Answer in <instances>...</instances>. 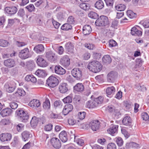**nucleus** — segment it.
I'll list each match as a JSON object with an SVG mask.
<instances>
[{
    "label": "nucleus",
    "instance_id": "19",
    "mask_svg": "<svg viewBox=\"0 0 149 149\" xmlns=\"http://www.w3.org/2000/svg\"><path fill=\"white\" fill-rule=\"evenodd\" d=\"M12 113V111L11 109L7 108L1 110L0 113L2 116L4 117L11 115Z\"/></svg>",
    "mask_w": 149,
    "mask_h": 149
},
{
    "label": "nucleus",
    "instance_id": "16",
    "mask_svg": "<svg viewBox=\"0 0 149 149\" xmlns=\"http://www.w3.org/2000/svg\"><path fill=\"white\" fill-rule=\"evenodd\" d=\"M73 108V105L71 104L65 105L62 111L63 114L64 115H67L70 112L72 111Z\"/></svg>",
    "mask_w": 149,
    "mask_h": 149
},
{
    "label": "nucleus",
    "instance_id": "31",
    "mask_svg": "<svg viewBox=\"0 0 149 149\" xmlns=\"http://www.w3.org/2000/svg\"><path fill=\"white\" fill-rule=\"evenodd\" d=\"M36 74L39 77H44L47 74L45 70L40 69L38 70L35 72Z\"/></svg>",
    "mask_w": 149,
    "mask_h": 149
},
{
    "label": "nucleus",
    "instance_id": "46",
    "mask_svg": "<svg viewBox=\"0 0 149 149\" xmlns=\"http://www.w3.org/2000/svg\"><path fill=\"white\" fill-rule=\"evenodd\" d=\"M24 125L22 123H19L16 126L17 131L19 132H22L24 129Z\"/></svg>",
    "mask_w": 149,
    "mask_h": 149
},
{
    "label": "nucleus",
    "instance_id": "4",
    "mask_svg": "<svg viewBox=\"0 0 149 149\" xmlns=\"http://www.w3.org/2000/svg\"><path fill=\"white\" fill-rule=\"evenodd\" d=\"M115 30V28L111 26L109 24L104 27L103 31L107 36L109 37H112L114 35Z\"/></svg>",
    "mask_w": 149,
    "mask_h": 149
},
{
    "label": "nucleus",
    "instance_id": "23",
    "mask_svg": "<svg viewBox=\"0 0 149 149\" xmlns=\"http://www.w3.org/2000/svg\"><path fill=\"white\" fill-rule=\"evenodd\" d=\"M59 137L61 140L63 142L65 143L68 140L67 133L65 131H62L59 134Z\"/></svg>",
    "mask_w": 149,
    "mask_h": 149
},
{
    "label": "nucleus",
    "instance_id": "38",
    "mask_svg": "<svg viewBox=\"0 0 149 149\" xmlns=\"http://www.w3.org/2000/svg\"><path fill=\"white\" fill-rule=\"evenodd\" d=\"M82 77L81 71L79 68H76L75 73V78L77 80L81 79Z\"/></svg>",
    "mask_w": 149,
    "mask_h": 149
},
{
    "label": "nucleus",
    "instance_id": "28",
    "mask_svg": "<svg viewBox=\"0 0 149 149\" xmlns=\"http://www.w3.org/2000/svg\"><path fill=\"white\" fill-rule=\"evenodd\" d=\"M91 28L90 25H85L83 27V33L85 35H88L91 33Z\"/></svg>",
    "mask_w": 149,
    "mask_h": 149
},
{
    "label": "nucleus",
    "instance_id": "34",
    "mask_svg": "<svg viewBox=\"0 0 149 149\" xmlns=\"http://www.w3.org/2000/svg\"><path fill=\"white\" fill-rule=\"evenodd\" d=\"M71 75H69L66 78V80L71 83H73L74 81V68H73L71 71Z\"/></svg>",
    "mask_w": 149,
    "mask_h": 149
},
{
    "label": "nucleus",
    "instance_id": "33",
    "mask_svg": "<svg viewBox=\"0 0 149 149\" xmlns=\"http://www.w3.org/2000/svg\"><path fill=\"white\" fill-rule=\"evenodd\" d=\"M43 108L46 110H48L50 108V104L49 100L47 98L46 99L45 102L42 104Z\"/></svg>",
    "mask_w": 149,
    "mask_h": 149
},
{
    "label": "nucleus",
    "instance_id": "39",
    "mask_svg": "<svg viewBox=\"0 0 149 149\" xmlns=\"http://www.w3.org/2000/svg\"><path fill=\"white\" fill-rule=\"evenodd\" d=\"M25 94V91L22 88H18L17 91L15 93V96L17 97L24 95Z\"/></svg>",
    "mask_w": 149,
    "mask_h": 149
},
{
    "label": "nucleus",
    "instance_id": "5",
    "mask_svg": "<svg viewBox=\"0 0 149 149\" xmlns=\"http://www.w3.org/2000/svg\"><path fill=\"white\" fill-rule=\"evenodd\" d=\"M18 55L19 57L23 59H26L31 56L28 48H25L21 50L19 53Z\"/></svg>",
    "mask_w": 149,
    "mask_h": 149
},
{
    "label": "nucleus",
    "instance_id": "9",
    "mask_svg": "<svg viewBox=\"0 0 149 149\" xmlns=\"http://www.w3.org/2000/svg\"><path fill=\"white\" fill-rule=\"evenodd\" d=\"M52 146L56 148H59L61 146V144L59 140L57 138L53 137L51 140Z\"/></svg>",
    "mask_w": 149,
    "mask_h": 149
},
{
    "label": "nucleus",
    "instance_id": "59",
    "mask_svg": "<svg viewBox=\"0 0 149 149\" xmlns=\"http://www.w3.org/2000/svg\"><path fill=\"white\" fill-rule=\"evenodd\" d=\"M141 117L143 120L146 121L149 119V116L148 114L146 112L143 113H141Z\"/></svg>",
    "mask_w": 149,
    "mask_h": 149
},
{
    "label": "nucleus",
    "instance_id": "43",
    "mask_svg": "<svg viewBox=\"0 0 149 149\" xmlns=\"http://www.w3.org/2000/svg\"><path fill=\"white\" fill-rule=\"evenodd\" d=\"M126 8L125 5L122 4H118L115 6V8L118 11H123L125 10Z\"/></svg>",
    "mask_w": 149,
    "mask_h": 149
},
{
    "label": "nucleus",
    "instance_id": "6",
    "mask_svg": "<svg viewBox=\"0 0 149 149\" xmlns=\"http://www.w3.org/2000/svg\"><path fill=\"white\" fill-rule=\"evenodd\" d=\"M89 126L93 131H97L100 127V123L97 120H94L90 122Z\"/></svg>",
    "mask_w": 149,
    "mask_h": 149
},
{
    "label": "nucleus",
    "instance_id": "55",
    "mask_svg": "<svg viewBox=\"0 0 149 149\" xmlns=\"http://www.w3.org/2000/svg\"><path fill=\"white\" fill-rule=\"evenodd\" d=\"M47 84L49 87L53 88L57 86L58 83L47 81Z\"/></svg>",
    "mask_w": 149,
    "mask_h": 149
},
{
    "label": "nucleus",
    "instance_id": "45",
    "mask_svg": "<svg viewBox=\"0 0 149 149\" xmlns=\"http://www.w3.org/2000/svg\"><path fill=\"white\" fill-rule=\"evenodd\" d=\"M88 16L92 19H99L98 15L96 13L93 11L90 12L88 14Z\"/></svg>",
    "mask_w": 149,
    "mask_h": 149
},
{
    "label": "nucleus",
    "instance_id": "53",
    "mask_svg": "<svg viewBox=\"0 0 149 149\" xmlns=\"http://www.w3.org/2000/svg\"><path fill=\"white\" fill-rule=\"evenodd\" d=\"M80 8L84 10H88L90 8L89 5L85 3H82L80 5Z\"/></svg>",
    "mask_w": 149,
    "mask_h": 149
},
{
    "label": "nucleus",
    "instance_id": "64",
    "mask_svg": "<svg viewBox=\"0 0 149 149\" xmlns=\"http://www.w3.org/2000/svg\"><path fill=\"white\" fill-rule=\"evenodd\" d=\"M26 8L28 9V10L30 12L34 11L35 8L34 6L32 4H31L27 6L26 7Z\"/></svg>",
    "mask_w": 149,
    "mask_h": 149
},
{
    "label": "nucleus",
    "instance_id": "14",
    "mask_svg": "<svg viewBox=\"0 0 149 149\" xmlns=\"http://www.w3.org/2000/svg\"><path fill=\"white\" fill-rule=\"evenodd\" d=\"M109 24L108 19H97L95 22V24L97 26H103L104 27L106 25Z\"/></svg>",
    "mask_w": 149,
    "mask_h": 149
},
{
    "label": "nucleus",
    "instance_id": "26",
    "mask_svg": "<svg viewBox=\"0 0 149 149\" xmlns=\"http://www.w3.org/2000/svg\"><path fill=\"white\" fill-rule=\"evenodd\" d=\"M107 109L109 112L116 113V114H119L120 113L119 110L118 109H116L115 107L112 105L107 106Z\"/></svg>",
    "mask_w": 149,
    "mask_h": 149
},
{
    "label": "nucleus",
    "instance_id": "20",
    "mask_svg": "<svg viewBox=\"0 0 149 149\" xmlns=\"http://www.w3.org/2000/svg\"><path fill=\"white\" fill-rule=\"evenodd\" d=\"M65 47L66 49L70 53H73L74 49L73 43L70 42H67L65 44Z\"/></svg>",
    "mask_w": 149,
    "mask_h": 149
},
{
    "label": "nucleus",
    "instance_id": "17",
    "mask_svg": "<svg viewBox=\"0 0 149 149\" xmlns=\"http://www.w3.org/2000/svg\"><path fill=\"white\" fill-rule=\"evenodd\" d=\"M5 10L6 13L10 15H14L17 11V8L14 6L7 7L5 8Z\"/></svg>",
    "mask_w": 149,
    "mask_h": 149
},
{
    "label": "nucleus",
    "instance_id": "22",
    "mask_svg": "<svg viewBox=\"0 0 149 149\" xmlns=\"http://www.w3.org/2000/svg\"><path fill=\"white\" fill-rule=\"evenodd\" d=\"M115 91V88L113 86L108 87L106 91L107 96L110 97H111L112 95L114 93Z\"/></svg>",
    "mask_w": 149,
    "mask_h": 149
},
{
    "label": "nucleus",
    "instance_id": "44",
    "mask_svg": "<svg viewBox=\"0 0 149 149\" xmlns=\"http://www.w3.org/2000/svg\"><path fill=\"white\" fill-rule=\"evenodd\" d=\"M127 14L128 16L130 18L136 17V14L134 13L131 10H127Z\"/></svg>",
    "mask_w": 149,
    "mask_h": 149
},
{
    "label": "nucleus",
    "instance_id": "3",
    "mask_svg": "<svg viewBox=\"0 0 149 149\" xmlns=\"http://www.w3.org/2000/svg\"><path fill=\"white\" fill-rule=\"evenodd\" d=\"M16 86V83L13 81L8 82L4 86V89L7 92L11 93L15 90Z\"/></svg>",
    "mask_w": 149,
    "mask_h": 149
},
{
    "label": "nucleus",
    "instance_id": "15",
    "mask_svg": "<svg viewBox=\"0 0 149 149\" xmlns=\"http://www.w3.org/2000/svg\"><path fill=\"white\" fill-rule=\"evenodd\" d=\"M37 63L40 67H45L47 65L46 61L40 56H39L37 59Z\"/></svg>",
    "mask_w": 149,
    "mask_h": 149
},
{
    "label": "nucleus",
    "instance_id": "58",
    "mask_svg": "<svg viewBox=\"0 0 149 149\" xmlns=\"http://www.w3.org/2000/svg\"><path fill=\"white\" fill-rule=\"evenodd\" d=\"M53 127V125L51 124H49L46 125L45 127V130L47 131H51Z\"/></svg>",
    "mask_w": 149,
    "mask_h": 149
},
{
    "label": "nucleus",
    "instance_id": "52",
    "mask_svg": "<svg viewBox=\"0 0 149 149\" xmlns=\"http://www.w3.org/2000/svg\"><path fill=\"white\" fill-rule=\"evenodd\" d=\"M35 67V64L33 62H29L27 65V67L29 70H31Z\"/></svg>",
    "mask_w": 149,
    "mask_h": 149
},
{
    "label": "nucleus",
    "instance_id": "10",
    "mask_svg": "<svg viewBox=\"0 0 149 149\" xmlns=\"http://www.w3.org/2000/svg\"><path fill=\"white\" fill-rule=\"evenodd\" d=\"M12 138V135L10 133H2L0 135V140L3 142L10 141Z\"/></svg>",
    "mask_w": 149,
    "mask_h": 149
},
{
    "label": "nucleus",
    "instance_id": "30",
    "mask_svg": "<svg viewBox=\"0 0 149 149\" xmlns=\"http://www.w3.org/2000/svg\"><path fill=\"white\" fill-rule=\"evenodd\" d=\"M44 47L42 44H39L35 47L34 50L37 53H40L44 50Z\"/></svg>",
    "mask_w": 149,
    "mask_h": 149
},
{
    "label": "nucleus",
    "instance_id": "54",
    "mask_svg": "<svg viewBox=\"0 0 149 149\" xmlns=\"http://www.w3.org/2000/svg\"><path fill=\"white\" fill-rule=\"evenodd\" d=\"M8 42L6 40H0V46L3 47H6L8 45Z\"/></svg>",
    "mask_w": 149,
    "mask_h": 149
},
{
    "label": "nucleus",
    "instance_id": "18",
    "mask_svg": "<svg viewBox=\"0 0 149 149\" xmlns=\"http://www.w3.org/2000/svg\"><path fill=\"white\" fill-rule=\"evenodd\" d=\"M118 127V125H112L107 130V132L109 134L113 135L117 133Z\"/></svg>",
    "mask_w": 149,
    "mask_h": 149
},
{
    "label": "nucleus",
    "instance_id": "13",
    "mask_svg": "<svg viewBox=\"0 0 149 149\" xmlns=\"http://www.w3.org/2000/svg\"><path fill=\"white\" fill-rule=\"evenodd\" d=\"M58 88L59 91L61 93H64L68 91V86L66 83H61L60 84Z\"/></svg>",
    "mask_w": 149,
    "mask_h": 149
},
{
    "label": "nucleus",
    "instance_id": "7",
    "mask_svg": "<svg viewBox=\"0 0 149 149\" xmlns=\"http://www.w3.org/2000/svg\"><path fill=\"white\" fill-rule=\"evenodd\" d=\"M60 64L64 67H68L70 64V59L68 56L65 55L60 60Z\"/></svg>",
    "mask_w": 149,
    "mask_h": 149
},
{
    "label": "nucleus",
    "instance_id": "8",
    "mask_svg": "<svg viewBox=\"0 0 149 149\" xmlns=\"http://www.w3.org/2000/svg\"><path fill=\"white\" fill-rule=\"evenodd\" d=\"M3 63L4 65L9 68L13 67L16 65L15 60L12 58H9L5 60L4 61Z\"/></svg>",
    "mask_w": 149,
    "mask_h": 149
},
{
    "label": "nucleus",
    "instance_id": "35",
    "mask_svg": "<svg viewBox=\"0 0 149 149\" xmlns=\"http://www.w3.org/2000/svg\"><path fill=\"white\" fill-rule=\"evenodd\" d=\"M103 62L104 64H108L111 62V59L109 55H107L104 56L102 58Z\"/></svg>",
    "mask_w": 149,
    "mask_h": 149
},
{
    "label": "nucleus",
    "instance_id": "11",
    "mask_svg": "<svg viewBox=\"0 0 149 149\" xmlns=\"http://www.w3.org/2000/svg\"><path fill=\"white\" fill-rule=\"evenodd\" d=\"M32 136L31 133L27 131H24L22 132L21 134L22 139L24 141H26L30 139Z\"/></svg>",
    "mask_w": 149,
    "mask_h": 149
},
{
    "label": "nucleus",
    "instance_id": "63",
    "mask_svg": "<svg viewBox=\"0 0 149 149\" xmlns=\"http://www.w3.org/2000/svg\"><path fill=\"white\" fill-rule=\"evenodd\" d=\"M17 14L18 16L22 17L24 15V10L23 9H20L19 10Z\"/></svg>",
    "mask_w": 149,
    "mask_h": 149
},
{
    "label": "nucleus",
    "instance_id": "27",
    "mask_svg": "<svg viewBox=\"0 0 149 149\" xmlns=\"http://www.w3.org/2000/svg\"><path fill=\"white\" fill-rule=\"evenodd\" d=\"M116 73L113 72H111L107 75V80L108 81L111 82L114 80L116 76Z\"/></svg>",
    "mask_w": 149,
    "mask_h": 149
},
{
    "label": "nucleus",
    "instance_id": "50",
    "mask_svg": "<svg viewBox=\"0 0 149 149\" xmlns=\"http://www.w3.org/2000/svg\"><path fill=\"white\" fill-rule=\"evenodd\" d=\"M10 123V120L8 119H3L0 122V125H7Z\"/></svg>",
    "mask_w": 149,
    "mask_h": 149
},
{
    "label": "nucleus",
    "instance_id": "40",
    "mask_svg": "<svg viewBox=\"0 0 149 149\" xmlns=\"http://www.w3.org/2000/svg\"><path fill=\"white\" fill-rule=\"evenodd\" d=\"M84 89L83 85L81 83H78L75 85V90L80 92L83 91Z\"/></svg>",
    "mask_w": 149,
    "mask_h": 149
},
{
    "label": "nucleus",
    "instance_id": "1",
    "mask_svg": "<svg viewBox=\"0 0 149 149\" xmlns=\"http://www.w3.org/2000/svg\"><path fill=\"white\" fill-rule=\"evenodd\" d=\"M102 65L97 61H93L90 62L87 66L88 68L90 70L95 73L99 72L102 69Z\"/></svg>",
    "mask_w": 149,
    "mask_h": 149
},
{
    "label": "nucleus",
    "instance_id": "41",
    "mask_svg": "<svg viewBox=\"0 0 149 149\" xmlns=\"http://www.w3.org/2000/svg\"><path fill=\"white\" fill-rule=\"evenodd\" d=\"M62 100L64 103H71L72 101V95L70 94L64 98Z\"/></svg>",
    "mask_w": 149,
    "mask_h": 149
},
{
    "label": "nucleus",
    "instance_id": "60",
    "mask_svg": "<svg viewBox=\"0 0 149 149\" xmlns=\"http://www.w3.org/2000/svg\"><path fill=\"white\" fill-rule=\"evenodd\" d=\"M121 132L126 138H127L129 136L130 134L125 129L123 128L122 129H121Z\"/></svg>",
    "mask_w": 149,
    "mask_h": 149
},
{
    "label": "nucleus",
    "instance_id": "2",
    "mask_svg": "<svg viewBox=\"0 0 149 149\" xmlns=\"http://www.w3.org/2000/svg\"><path fill=\"white\" fill-rule=\"evenodd\" d=\"M16 113L21 118V121L26 122L29 118V114L26 111H25L21 109H18L16 111Z\"/></svg>",
    "mask_w": 149,
    "mask_h": 149
},
{
    "label": "nucleus",
    "instance_id": "29",
    "mask_svg": "<svg viewBox=\"0 0 149 149\" xmlns=\"http://www.w3.org/2000/svg\"><path fill=\"white\" fill-rule=\"evenodd\" d=\"M132 120L130 117L129 116H126L122 120L123 125L126 126H130L131 124Z\"/></svg>",
    "mask_w": 149,
    "mask_h": 149
},
{
    "label": "nucleus",
    "instance_id": "21",
    "mask_svg": "<svg viewBox=\"0 0 149 149\" xmlns=\"http://www.w3.org/2000/svg\"><path fill=\"white\" fill-rule=\"evenodd\" d=\"M97 99L91 100H90L86 103V105L87 107L90 108H93L97 107L99 104V102H97Z\"/></svg>",
    "mask_w": 149,
    "mask_h": 149
},
{
    "label": "nucleus",
    "instance_id": "57",
    "mask_svg": "<svg viewBox=\"0 0 149 149\" xmlns=\"http://www.w3.org/2000/svg\"><path fill=\"white\" fill-rule=\"evenodd\" d=\"M10 107L13 109H16L17 107V104L15 102H11L9 103Z\"/></svg>",
    "mask_w": 149,
    "mask_h": 149
},
{
    "label": "nucleus",
    "instance_id": "24",
    "mask_svg": "<svg viewBox=\"0 0 149 149\" xmlns=\"http://www.w3.org/2000/svg\"><path fill=\"white\" fill-rule=\"evenodd\" d=\"M131 33L133 36H141L142 32L141 31L138 30L136 27H134L131 29Z\"/></svg>",
    "mask_w": 149,
    "mask_h": 149
},
{
    "label": "nucleus",
    "instance_id": "56",
    "mask_svg": "<svg viewBox=\"0 0 149 149\" xmlns=\"http://www.w3.org/2000/svg\"><path fill=\"white\" fill-rule=\"evenodd\" d=\"M107 149H116V145L114 143H110L107 145Z\"/></svg>",
    "mask_w": 149,
    "mask_h": 149
},
{
    "label": "nucleus",
    "instance_id": "42",
    "mask_svg": "<svg viewBox=\"0 0 149 149\" xmlns=\"http://www.w3.org/2000/svg\"><path fill=\"white\" fill-rule=\"evenodd\" d=\"M38 121V118L35 116H33L30 122V124L31 126H36Z\"/></svg>",
    "mask_w": 149,
    "mask_h": 149
},
{
    "label": "nucleus",
    "instance_id": "36",
    "mask_svg": "<svg viewBox=\"0 0 149 149\" xmlns=\"http://www.w3.org/2000/svg\"><path fill=\"white\" fill-rule=\"evenodd\" d=\"M139 145L136 143L130 142L127 143L126 144L125 147L126 148H137L139 147Z\"/></svg>",
    "mask_w": 149,
    "mask_h": 149
},
{
    "label": "nucleus",
    "instance_id": "25",
    "mask_svg": "<svg viewBox=\"0 0 149 149\" xmlns=\"http://www.w3.org/2000/svg\"><path fill=\"white\" fill-rule=\"evenodd\" d=\"M54 70L55 72L59 74H63L65 73V70L59 65H56Z\"/></svg>",
    "mask_w": 149,
    "mask_h": 149
},
{
    "label": "nucleus",
    "instance_id": "62",
    "mask_svg": "<svg viewBox=\"0 0 149 149\" xmlns=\"http://www.w3.org/2000/svg\"><path fill=\"white\" fill-rule=\"evenodd\" d=\"M84 46L90 50L93 49L95 47L94 45L92 44L85 43L84 44Z\"/></svg>",
    "mask_w": 149,
    "mask_h": 149
},
{
    "label": "nucleus",
    "instance_id": "49",
    "mask_svg": "<svg viewBox=\"0 0 149 149\" xmlns=\"http://www.w3.org/2000/svg\"><path fill=\"white\" fill-rule=\"evenodd\" d=\"M86 112H80L78 114V119L82 120L85 118Z\"/></svg>",
    "mask_w": 149,
    "mask_h": 149
},
{
    "label": "nucleus",
    "instance_id": "48",
    "mask_svg": "<svg viewBox=\"0 0 149 149\" xmlns=\"http://www.w3.org/2000/svg\"><path fill=\"white\" fill-rule=\"evenodd\" d=\"M47 81L58 83V81L57 78L53 76L49 77L47 80Z\"/></svg>",
    "mask_w": 149,
    "mask_h": 149
},
{
    "label": "nucleus",
    "instance_id": "32",
    "mask_svg": "<svg viewBox=\"0 0 149 149\" xmlns=\"http://www.w3.org/2000/svg\"><path fill=\"white\" fill-rule=\"evenodd\" d=\"M29 104L31 107H38L40 105V103L38 100L33 99L29 103Z\"/></svg>",
    "mask_w": 149,
    "mask_h": 149
},
{
    "label": "nucleus",
    "instance_id": "51",
    "mask_svg": "<svg viewBox=\"0 0 149 149\" xmlns=\"http://www.w3.org/2000/svg\"><path fill=\"white\" fill-rule=\"evenodd\" d=\"M116 141L118 146H120L123 145V141L122 138L120 137L116 138Z\"/></svg>",
    "mask_w": 149,
    "mask_h": 149
},
{
    "label": "nucleus",
    "instance_id": "61",
    "mask_svg": "<svg viewBox=\"0 0 149 149\" xmlns=\"http://www.w3.org/2000/svg\"><path fill=\"white\" fill-rule=\"evenodd\" d=\"M109 46L110 47H113L116 46L117 45L116 42L113 40H110L109 42Z\"/></svg>",
    "mask_w": 149,
    "mask_h": 149
},
{
    "label": "nucleus",
    "instance_id": "12",
    "mask_svg": "<svg viewBox=\"0 0 149 149\" xmlns=\"http://www.w3.org/2000/svg\"><path fill=\"white\" fill-rule=\"evenodd\" d=\"M46 57L47 60L51 62L55 63L56 61V57L55 54L52 52H47Z\"/></svg>",
    "mask_w": 149,
    "mask_h": 149
},
{
    "label": "nucleus",
    "instance_id": "47",
    "mask_svg": "<svg viewBox=\"0 0 149 149\" xmlns=\"http://www.w3.org/2000/svg\"><path fill=\"white\" fill-rule=\"evenodd\" d=\"M72 28V26L68 24H65L61 26V29L64 31H68Z\"/></svg>",
    "mask_w": 149,
    "mask_h": 149
},
{
    "label": "nucleus",
    "instance_id": "37",
    "mask_svg": "<svg viewBox=\"0 0 149 149\" xmlns=\"http://www.w3.org/2000/svg\"><path fill=\"white\" fill-rule=\"evenodd\" d=\"M95 7L98 9H101L104 6L103 2L102 0H99L97 1L95 4Z\"/></svg>",
    "mask_w": 149,
    "mask_h": 149
}]
</instances>
